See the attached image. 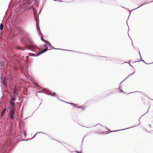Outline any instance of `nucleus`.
<instances>
[{"mask_svg":"<svg viewBox=\"0 0 153 153\" xmlns=\"http://www.w3.org/2000/svg\"><path fill=\"white\" fill-rule=\"evenodd\" d=\"M132 127H130V128H126L125 129H121V130H117L113 131H110V132H117V131H120L123 130H124L128 129H129V128H132Z\"/></svg>","mask_w":153,"mask_h":153,"instance_id":"f8f14e48","label":"nucleus"},{"mask_svg":"<svg viewBox=\"0 0 153 153\" xmlns=\"http://www.w3.org/2000/svg\"><path fill=\"white\" fill-rule=\"evenodd\" d=\"M75 152H76L77 153H82L81 151L79 152V151H75Z\"/></svg>","mask_w":153,"mask_h":153,"instance_id":"c85d7f7f","label":"nucleus"},{"mask_svg":"<svg viewBox=\"0 0 153 153\" xmlns=\"http://www.w3.org/2000/svg\"><path fill=\"white\" fill-rule=\"evenodd\" d=\"M103 128H105L106 130H108V129L106 126H103Z\"/></svg>","mask_w":153,"mask_h":153,"instance_id":"cd10ccee","label":"nucleus"},{"mask_svg":"<svg viewBox=\"0 0 153 153\" xmlns=\"http://www.w3.org/2000/svg\"><path fill=\"white\" fill-rule=\"evenodd\" d=\"M83 139H84V138H83L82 140V143H83Z\"/></svg>","mask_w":153,"mask_h":153,"instance_id":"e433bc0d","label":"nucleus"},{"mask_svg":"<svg viewBox=\"0 0 153 153\" xmlns=\"http://www.w3.org/2000/svg\"><path fill=\"white\" fill-rule=\"evenodd\" d=\"M6 109V108H5L3 110V111L1 112V114L2 116L4 115V114H5Z\"/></svg>","mask_w":153,"mask_h":153,"instance_id":"f3484780","label":"nucleus"},{"mask_svg":"<svg viewBox=\"0 0 153 153\" xmlns=\"http://www.w3.org/2000/svg\"><path fill=\"white\" fill-rule=\"evenodd\" d=\"M24 95H27V93H24Z\"/></svg>","mask_w":153,"mask_h":153,"instance_id":"f704fd0d","label":"nucleus"},{"mask_svg":"<svg viewBox=\"0 0 153 153\" xmlns=\"http://www.w3.org/2000/svg\"><path fill=\"white\" fill-rule=\"evenodd\" d=\"M18 50H25V49L21 47H19L18 48Z\"/></svg>","mask_w":153,"mask_h":153,"instance_id":"6ab92c4d","label":"nucleus"},{"mask_svg":"<svg viewBox=\"0 0 153 153\" xmlns=\"http://www.w3.org/2000/svg\"><path fill=\"white\" fill-rule=\"evenodd\" d=\"M26 3L27 4H30L31 2H30V0H26Z\"/></svg>","mask_w":153,"mask_h":153,"instance_id":"412c9836","label":"nucleus"},{"mask_svg":"<svg viewBox=\"0 0 153 153\" xmlns=\"http://www.w3.org/2000/svg\"><path fill=\"white\" fill-rule=\"evenodd\" d=\"M120 92H122V93H123L126 94H130V93H132V92H130V93H127H127H126L125 92L123 91V90H120Z\"/></svg>","mask_w":153,"mask_h":153,"instance_id":"4be33fe9","label":"nucleus"},{"mask_svg":"<svg viewBox=\"0 0 153 153\" xmlns=\"http://www.w3.org/2000/svg\"><path fill=\"white\" fill-rule=\"evenodd\" d=\"M153 2V1H151V2H149L145 4H148L149 3H151V2ZM145 4H142L140 6H139V7H137V8H136L135 9H134L133 10H136V9H138V8H139V7H141V6H143V5H144Z\"/></svg>","mask_w":153,"mask_h":153,"instance_id":"4468645a","label":"nucleus"},{"mask_svg":"<svg viewBox=\"0 0 153 153\" xmlns=\"http://www.w3.org/2000/svg\"><path fill=\"white\" fill-rule=\"evenodd\" d=\"M37 93H38V92H36V95L37 96Z\"/></svg>","mask_w":153,"mask_h":153,"instance_id":"a19ab883","label":"nucleus"},{"mask_svg":"<svg viewBox=\"0 0 153 153\" xmlns=\"http://www.w3.org/2000/svg\"><path fill=\"white\" fill-rule=\"evenodd\" d=\"M140 123H139V124L138 125H140Z\"/></svg>","mask_w":153,"mask_h":153,"instance_id":"79ce46f5","label":"nucleus"},{"mask_svg":"<svg viewBox=\"0 0 153 153\" xmlns=\"http://www.w3.org/2000/svg\"><path fill=\"white\" fill-rule=\"evenodd\" d=\"M51 47L53 49H54L63 50H64V51H72V52H76V53H81V52H77V51H73V50H65V49H59V48H54L52 46Z\"/></svg>","mask_w":153,"mask_h":153,"instance_id":"6e6552de","label":"nucleus"},{"mask_svg":"<svg viewBox=\"0 0 153 153\" xmlns=\"http://www.w3.org/2000/svg\"><path fill=\"white\" fill-rule=\"evenodd\" d=\"M109 133H107L106 134H108Z\"/></svg>","mask_w":153,"mask_h":153,"instance_id":"a18cd8bd","label":"nucleus"},{"mask_svg":"<svg viewBox=\"0 0 153 153\" xmlns=\"http://www.w3.org/2000/svg\"><path fill=\"white\" fill-rule=\"evenodd\" d=\"M145 130H146V131H147L148 133H149L150 132V131H147V130L146 129H145Z\"/></svg>","mask_w":153,"mask_h":153,"instance_id":"473e14b6","label":"nucleus"},{"mask_svg":"<svg viewBox=\"0 0 153 153\" xmlns=\"http://www.w3.org/2000/svg\"><path fill=\"white\" fill-rule=\"evenodd\" d=\"M114 59H113V58H108L107 59H106V60H109L110 61H114Z\"/></svg>","mask_w":153,"mask_h":153,"instance_id":"2eb2a0df","label":"nucleus"},{"mask_svg":"<svg viewBox=\"0 0 153 153\" xmlns=\"http://www.w3.org/2000/svg\"><path fill=\"white\" fill-rule=\"evenodd\" d=\"M129 65L130 66H131L132 67H133V68H134V67H133V66H132V65H131L129 63Z\"/></svg>","mask_w":153,"mask_h":153,"instance_id":"7c9ffc66","label":"nucleus"},{"mask_svg":"<svg viewBox=\"0 0 153 153\" xmlns=\"http://www.w3.org/2000/svg\"><path fill=\"white\" fill-rule=\"evenodd\" d=\"M39 50L40 49H37L36 50L35 49V51H33V52H36V53L37 52H38V51L37 50ZM48 49V47H46V48H45L43 49V51L41 52H39L38 53H29V55L30 56H38L39 55H40L41 54H42L43 53L46 52L47 51Z\"/></svg>","mask_w":153,"mask_h":153,"instance_id":"7ed1b4c3","label":"nucleus"},{"mask_svg":"<svg viewBox=\"0 0 153 153\" xmlns=\"http://www.w3.org/2000/svg\"><path fill=\"white\" fill-rule=\"evenodd\" d=\"M4 27V25L2 23H1L0 24V30H2L3 29Z\"/></svg>","mask_w":153,"mask_h":153,"instance_id":"ddd939ff","label":"nucleus"},{"mask_svg":"<svg viewBox=\"0 0 153 153\" xmlns=\"http://www.w3.org/2000/svg\"><path fill=\"white\" fill-rule=\"evenodd\" d=\"M16 35H15V36H16Z\"/></svg>","mask_w":153,"mask_h":153,"instance_id":"c03bdc74","label":"nucleus"},{"mask_svg":"<svg viewBox=\"0 0 153 153\" xmlns=\"http://www.w3.org/2000/svg\"><path fill=\"white\" fill-rule=\"evenodd\" d=\"M49 93L50 94V95L54 97L56 95V93L55 92L53 93V94H51L50 92H49Z\"/></svg>","mask_w":153,"mask_h":153,"instance_id":"aec40b11","label":"nucleus"},{"mask_svg":"<svg viewBox=\"0 0 153 153\" xmlns=\"http://www.w3.org/2000/svg\"><path fill=\"white\" fill-rule=\"evenodd\" d=\"M149 126L150 128H151V125H150L149 124Z\"/></svg>","mask_w":153,"mask_h":153,"instance_id":"c9c22d12","label":"nucleus"},{"mask_svg":"<svg viewBox=\"0 0 153 153\" xmlns=\"http://www.w3.org/2000/svg\"><path fill=\"white\" fill-rule=\"evenodd\" d=\"M46 44H47L49 46L51 47H52V46L51 44L50 43L48 42V41H47V43Z\"/></svg>","mask_w":153,"mask_h":153,"instance_id":"a211bd4d","label":"nucleus"},{"mask_svg":"<svg viewBox=\"0 0 153 153\" xmlns=\"http://www.w3.org/2000/svg\"><path fill=\"white\" fill-rule=\"evenodd\" d=\"M26 58L27 59H29V56H26Z\"/></svg>","mask_w":153,"mask_h":153,"instance_id":"2f4dec72","label":"nucleus"},{"mask_svg":"<svg viewBox=\"0 0 153 153\" xmlns=\"http://www.w3.org/2000/svg\"><path fill=\"white\" fill-rule=\"evenodd\" d=\"M140 61H142L145 64H151V63H149V64L145 62L144 60H143V59H142L141 57V58H140V61H134V62H133L134 63H135V62H140Z\"/></svg>","mask_w":153,"mask_h":153,"instance_id":"9d476101","label":"nucleus"},{"mask_svg":"<svg viewBox=\"0 0 153 153\" xmlns=\"http://www.w3.org/2000/svg\"><path fill=\"white\" fill-rule=\"evenodd\" d=\"M84 53L85 54H88L89 56H92L93 57H94V56H96L95 55H91V54H88L87 53Z\"/></svg>","mask_w":153,"mask_h":153,"instance_id":"5701e85b","label":"nucleus"},{"mask_svg":"<svg viewBox=\"0 0 153 153\" xmlns=\"http://www.w3.org/2000/svg\"><path fill=\"white\" fill-rule=\"evenodd\" d=\"M75 108H82V107L81 106H76Z\"/></svg>","mask_w":153,"mask_h":153,"instance_id":"b1692460","label":"nucleus"},{"mask_svg":"<svg viewBox=\"0 0 153 153\" xmlns=\"http://www.w3.org/2000/svg\"><path fill=\"white\" fill-rule=\"evenodd\" d=\"M38 133H43V134H45V133H43V132H37L36 133V134H35V135H34V137H32V138H31L30 139H29L28 140H32L35 137V136H36V135L37 134H38Z\"/></svg>","mask_w":153,"mask_h":153,"instance_id":"9b49d317","label":"nucleus"},{"mask_svg":"<svg viewBox=\"0 0 153 153\" xmlns=\"http://www.w3.org/2000/svg\"><path fill=\"white\" fill-rule=\"evenodd\" d=\"M105 132H105V131H103V132H100V133H102V134H105Z\"/></svg>","mask_w":153,"mask_h":153,"instance_id":"c756f323","label":"nucleus"},{"mask_svg":"<svg viewBox=\"0 0 153 153\" xmlns=\"http://www.w3.org/2000/svg\"><path fill=\"white\" fill-rule=\"evenodd\" d=\"M16 29L18 30L16 33V35H21V39L22 41H27L29 43V45H27L26 43H25V45L28 48V49L31 50L32 51L35 52V49H39V48L33 44V42L29 36H27V34L25 31L23 30H19L18 28H16Z\"/></svg>","mask_w":153,"mask_h":153,"instance_id":"f257e3e1","label":"nucleus"},{"mask_svg":"<svg viewBox=\"0 0 153 153\" xmlns=\"http://www.w3.org/2000/svg\"><path fill=\"white\" fill-rule=\"evenodd\" d=\"M17 95L15 94L12 97L10 100L9 103V109H15L14 108L15 106V101L16 99V97Z\"/></svg>","mask_w":153,"mask_h":153,"instance_id":"f03ea898","label":"nucleus"},{"mask_svg":"<svg viewBox=\"0 0 153 153\" xmlns=\"http://www.w3.org/2000/svg\"><path fill=\"white\" fill-rule=\"evenodd\" d=\"M128 62H124V63H128Z\"/></svg>","mask_w":153,"mask_h":153,"instance_id":"ea45409f","label":"nucleus"},{"mask_svg":"<svg viewBox=\"0 0 153 153\" xmlns=\"http://www.w3.org/2000/svg\"><path fill=\"white\" fill-rule=\"evenodd\" d=\"M1 79V83L2 84L4 85L6 87H7V82H6V81L5 80V78L4 77V79L2 80V77L1 76L0 77Z\"/></svg>","mask_w":153,"mask_h":153,"instance_id":"0eeeda50","label":"nucleus"},{"mask_svg":"<svg viewBox=\"0 0 153 153\" xmlns=\"http://www.w3.org/2000/svg\"><path fill=\"white\" fill-rule=\"evenodd\" d=\"M136 92H138L140 93V91H136ZM141 93H143L142 92H141Z\"/></svg>","mask_w":153,"mask_h":153,"instance_id":"72a5a7b5","label":"nucleus"},{"mask_svg":"<svg viewBox=\"0 0 153 153\" xmlns=\"http://www.w3.org/2000/svg\"><path fill=\"white\" fill-rule=\"evenodd\" d=\"M37 92H39L40 93H43L47 94V95H50L49 93V92L45 88H41L39 91H38Z\"/></svg>","mask_w":153,"mask_h":153,"instance_id":"423d86ee","label":"nucleus"},{"mask_svg":"<svg viewBox=\"0 0 153 153\" xmlns=\"http://www.w3.org/2000/svg\"><path fill=\"white\" fill-rule=\"evenodd\" d=\"M134 73V72L133 73H132V74H129L128 76L126 78L124 79L122 82H121L120 83V84L121 83V82H123L124 81V80H125L128 77H129L130 76H131V75H132Z\"/></svg>","mask_w":153,"mask_h":153,"instance_id":"dca6fc26","label":"nucleus"},{"mask_svg":"<svg viewBox=\"0 0 153 153\" xmlns=\"http://www.w3.org/2000/svg\"><path fill=\"white\" fill-rule=\"evenodd\" d=\"M61 101H63V102H65L66 103H67L68 104H70L71 105H72L74 107H75L76 106V105L75 104H74V103H70V102H65L63 100H60Z\"/></svg>","mask_w":153,"mask_h":153,"instance_id":"1a4fd4ad","label":"nucleus"},{"mask_svg":"<svg viewBox=\"0 0 153 153\" xmlns=\"http://www.w3.org/2000/svg\"><path fill=\"white\" fill-rule=\"evenodd\" d=\"M131 13V12H130V14Z\"/></svg>","mask_w":153,"mask_h":153,"instance_id":"37998d69","label":"nucleus"},{"mask_svg":"<svg viewBox=\"0 0 153 153\" xmlns=\"http://www.w3.org/2000/svg\"><path fill=\"white\" fill-rule=\"evenodd\" d=\"M126 22H127V20L126 21Z\"/></svg>","mask_w":153,"mask_h":153,"instance_id":"de8ad7c7","label":"nucleus"},{"mask_svg":"<svg viewBox=\"0 0 153 153\" xmlns=\"http://www.w3.org/2000/svg\"><path fill=\"white\" fill-rule=\"evenodd\" d=\"M35 21H36V28H37L38 32L39 34V35L40 36H41V40L42 41H43L44 42H45V43H47V41H48L46 40L43 39V35L41 33H40V29L39 28V21H38L37 18L36 19Z\"/></svg>","mask_w":153,"mask_h":153,"instance_id":"20e7f679","label":"nucleus"},{"mask_svg":"<svg viewBox=\"0 0 153 153\" xmlns=\"http://www.w3.org/2000/svg\"><path fill=\"white\" fill-rule=\"evenodd\" d=\"M132 45V46H133V48H134V46H133V45Z\"/></svg>","mask_w":153,"mask_h":153,"instance_id":"58836bf2","label":"nucleus"},{"mask_svg":"<svg viewBox=\"0 0 153 153\" xmlns=\"http://www.w3.org/2000/svg\"><path fill=\"white\" fill-rule=\"evenodd\" d=\"M47 44H46H46H44L43 45V47H45V48H46V47H47Z\"/></svg>","mask_w":153,"mask_h":153,"instance_id":"393cba45","label":"nucleus"},{"mask_svg":"<svg viewBox=\"0 0 153 153\" xmlns=\"http://www.w3.org/2000/svg\"><path fill=\"white\" fill-rule=\"evenodd\" d=\"M51 48V47H50V48L49 49V50H51V49H52Z\"/></svg>","mask_w":153,"mask_h":153,"instance_id":"4c0bfd02","label":"nucleus"},{"mask_svg":"<svg viewBox=\"0 0 153 153\" xmlns=\"http://www.w3.org/2000/svg\"><path fill=\"white\" fill-rule=\"evenodd\" d=\"M153 63V62H152V63Z\"/></svg>","mask_w":153,"mask_h":153,"instance_id":"09e8293b","label":"nucleus"},{"mask_svg":"<svg viewBox=\"0 0 153 153\" xmlns=\"http://www.w3.org/2000/svg\"><path fill=\"white\" fill-rule=\"evenodd\" d=\"M138 53H139V54L140 56V58H141V55H140V51L139 50H138Z\"/></svg>","mask_w":153,"mask_h":153,"instance_id":"bb28decb","label":"nucleus"},{"mask_svg":"<svg viewBox=\"0 0 153 153\" xmlns=\"http://www.w3.org/2000/svg\"><path fill=\"white\" fill-rule=\"evenodd\" d=\"M15 109H9V116L10 117L12 120L14 119L16 117V114H15ZM7 111L8 112V109H7Z\"/></svg>","mask_w":153,"mask_h":153,"instance_id":"39448f33","label":"nucleus"},{"mask_svg":"<svg viewBox=\"0 0 153 153\" xmlns=\"http://www.w3.org/2000/svg\"><path fill=\"white\" fill-rule=\"evenodd\" d=\"M104 58H106V57H103Z\"/></svg>","mask_w":153,"mask_h":153,"instance_id":"49530a36","label":"nucleus"},{"mask_svg":"<svg viewBox=\"0 0 153 153\" xmlns=\"http://www.w3.org/2000/svg\"><path fill=\"white\" fill-rule=\"evenodd\" d=\"M100 125V126H102L103 127V126H103L102 125V124H100V123L97 124L96 125Z\"/></svg>","mask_w":153,"mask_h":153,"instance_id":"a878e982","label":"nucleus"}]
</instances>
